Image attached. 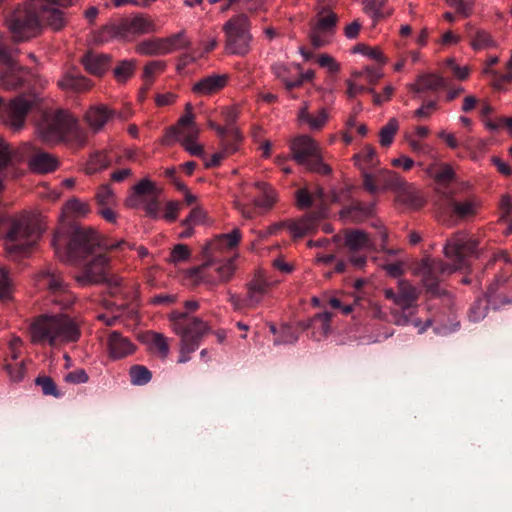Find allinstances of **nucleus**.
<instances>
[{
    "label": "nucleus",
    "mask_w": 512,
    "mask_h": 512,
    "mask_svg": "<svg viewBox=\"0 0 512 512\" xmlns=\"http://www.w3.org/2000/svg\"><path fill=\"white\" fill-rule=\"evenodd\" d=\"M55 254L59 260L69 264L85 262L82 271L75 276L80 286L102 283L108 280L109 258L96 249L114 250L133 247L121 240L117 242L103 241L100 235L90 227H75L67 239L57 232L52 241Z\"/></svg>",
    "instance_id": "1"
},
{
    "label": "nucleus",
    "mask_w": 512,
    "mask_h": 512,
    "mask_svg": "<svg viewBox=\"0 0 512 512\" xmlns=\"http://www.w3.org/2000/svg\"><path fill=\"white\" fill-rule=\"evenodd\" d=\"M477 241L465 232H457L444 246V255L450 263L440 259L424 258L414 267V274L421 278L423 285L432 294L440 292L439 283L444 276L463 269L472 256L480 257Z\"/></svg>",
    "instance_id": "2"
},
{
    "label": "nucleus",
    "mask_w": 512,
    "mask_h": 512,
    "mask_svg": "<svg viewBox=\"0 0 512 512\" xmlns=\"http://www.w3.org/2000/svg\"><path fill=\"white\" fill-rule=\"evenodd\" d=\"M241 237L242 234L238 228L214 237L203 247L204 262L190 270L191 276L212 287L230 281L236 271L237 258V254L231 252L237 247Z\"/></svg>",
    "instance_id": "3"
},
{
    "label": "nucleus",
    "mask_w": 512,
    "mask_h": 512,
    "mask_svg": "<svg viewBox=\"0 0 512 512\" xmlns=\"http://www.w3.org/2000/svg\"><path fill=\"white\" fill-rule=\"evenodd\" d=\"M75 0H31L17 8L6 18V25L15 41H23L36 35L41 23L54 30L64 26L63 12Z\"/></svg>",
    "instance_id": "4"
},
{
    "label": "nucleus",
    "mask_w": 512,
    "mask_h": 512,
    "mask_svg": "<svg viewBox=\"0 0 512 512\" xmlns=\"http://www.w3.org/2000/svg\"><path fill=\"white\" fill-rule=\"evenodd\" d=\"M199 306L198 301L189 300L184 303L185 311L175 310L168 315L172 330L180 337L179 363L188 362L190 354L199 348L202 339L210 332L207 322L191 315Z\"/></svg>",
    "instance_id": "5"
},
{
    "label": "nucleus",
    "mask_w": 512,
    "mask_h": 512,
    "mask_svg": "<svg viewBox=\"0 0 512 512\" xmlns=\"http://www.w3.org/2000/svg\"><path fill=\"white\" fill-rule=\"evenodd\" d=\"M36 134L46 144L82 146L86 142V132L67 110L45 111L36 123Z\"/></svg>",
    "instance_id": "6"
},
{
    "label": "nucleus",
    "mask_w": 512,
    "mask_h": 512,
    "mask_svg": "<svg viewBox=\"0 0 512 512\" xmlns=\"http://www.w3.org/2000/svg\"><path fill=\"white\" fill-rule=\"evenodd\" d=\"M43 228L39 220L31 215L11 218L4 238L8 257L18 259L27 256L37 243Z\"/></svg>",
    "instance_id": "7"
},
{
    "label": "nucleus",
    "mask_w": 512,
    "mask_h": 512,
    "mask_svg": "<svg viewBox=\"0 0 512 512\" xmlns=\"http://www.w3.org/2000/svg\"><path fill=\"white\" fill-rule=\"evenodd\" d=\"M384 295L391 300L397 309L391 311L393 321L396 325L404 326L413 323L415 327L420 325L419 321H414L412 317L417 313L419 298L418 289L405 280H400L397 290L386 288Z\"/></svg>",
    "instance_id": "8"
},
{
    "label": "nucleus",
    "mask_w": 512,
    "mask_h": 512,
    "mask_svg": "<svg viewBox=\"0 0 512 512\" xmlns=\"http://www.w3.org/2000/svg\"><path fill=\"white\" fill-rule=\"evenodd\" d=\"M363 184L370 193L384 190H395L403 197V201L413 208H419L422 200L399 174L391 170H379L375 174L364 173Z\"/></svg>",
    "instance_id": "9"
},
{
    "label": "nucleus",
    "mask_w": 512,
    "mask_h": 512,
    "mask_svg": "<svg viewBox=\"0 0 512 512\" xmlns=\"http://www.w3.org/2000/svg\"><path fill=\"white\" fill-rule=\"evenodd\" d=\"M279 282L265 271L257 270L245 285V296L228 292V301L235 311L255 309L270 295L271 289Z\"/></svg>",
    "instance_id": "10"
},
{
    "label": "nucleus",
    "mask_w": 512,
    "mask_h": 512,
    "mask_svg": "<svg viewBox=\"0 0 512 512\" xmlns=\"http://www.w3.org/2000/svg\"><path fill=\"white\" fill-rule=\"evenodd\" d=\"M292 158L298 164L321 174L330 173V167L323 162L319 144L309 135H299L290 141Z\"/></svg>",
    "instance_id": "11"
},
{
    "label": "nucleus",
    "mask_w": 512,
    "mask_h": 512,
    "mask_svg": "<svg viewBox=\"0 0 512 512\" xmlns=\"http://www.w3.org/2000/svg\"><path fill=\"white\" fill-rule=\"evenodd\" d=\"M225 48L229 54L244 56L251 49L250 22L245 14L230 18L223 26Z\"/></svg>",
    "instance_id": "12"
},
{
    "label": "nucleus",
    "mask_w": 512,
    "mask_h": 512,
    "mask_svg": "<svg viewBox=\"0 0 512 512\" xmlns=\"http://www.w3.org/2000/svg\"><path fill=\"white\" fill-rule=\"evenodd\" d=\"M35 281L40 289L50 291L52 302L59 305L61 309H68L74 304L76 297L68 289L61 274L53 267L49 266L41 270L36 275Z\"/></svg>",
    "instance_id": "13"
},
{
    "label": "nucleus",
    "mask_w": 512,
    "mask_h": 512,
    "mask_svg": "<svg viewBox=\"0 0 512 512\" xmlns=\"http://www.w3.org/2000/svg\"><path fill=\"white\" fill-rule=\"evenodd\" d=\"M39 98L34 93L21 94L9 104L4 105L0 97V120L10 128L19 130L23 127L28 112L37 104Z\"/></svg>",
    "instance_id": "14"
},
{
    "label": "nucleus",
    "mask_w": 512,
    "mask_h": 512,
    "mask_svg": "<svg viewBox=\"0 0 512 512\" xmlns=\"http://www.w3.org/2000/svg\"><path fill=\"white\" fill-rule=\"evenodd\" d=\"M160 190L148 178L140 180L132 188V193L127 198V205L133 208H142L152 218L159 216Z\"/></svg>",
    "instance_id": "15"
},
{
    "label": "nucleus",
    "mask_w": 512,
    "mask_h": 512,
    "mask_svg": "<svg viewBox=\"0 0 512 512\" xmlns=\"http://www.w3.org/2000/svg\"><path fill=\"white\" fill-rule=\"evenodd\" d=\"M56 314L44 313L35 317L29 325V335L33 344L57 346Z\"/></svg>",
    "instance_id": "16"
},
{
    "label": "nucleus",
    "mask_w": 512,
    "mask_h": 512,
    "mask_svg": "<svg viewBox=\"0 0 512 512\" xmlns=\"http://www.w3.org/2000/svg\"><path fill=\"white\" fill-rule=\"evenodd\" d=\"M20 158H29L28 164L36 173H49L57 169L59 162L50 153L37 149L32 143H24L20 148Z\"/></svg>",
    "instance_id": "17"
},
{
    "label": "nucleus",
    "mask_w": 512,
    "mask_h": 512,
    "mask_svg": "<svg viewBox=\"0 0 512 512\" xmlns=\"http://www.w3.org/2000/svg\"><path fill=\"white\" fill-rule=\"evenodd\" d=\"M345 245L351 253L350 262L357 268L364 266L367 253L373 250L372 240L360 230L348 232L345 236Z\"/></svg>",
    "instance_id": "18"
},
{
    "label": "nucleus",
    "mask_w": 512,
    "mask_h": 512,
    "mask_svg": "<svg viewBox=\"0 0 512 512\" xmlns=\"http://www.w3.org/2000/svg\"><path fill=\"white\" fill-rule=\"evenodd\" d=\"M193 106L191 103L185 105V113L182 115L175 126H172L165 138L169 143L170 138L177 139L180 143L190 139H198L199 128L194 121Z\"/></svg>",
    "instance_id": "19"
},
{
    "label": "nucleus",
    "mask_w": 512,
    "mask_h": 512,
    "mask_svg": "<svg viewBox=\"0 0 512 512\" xmlns=\"http://www.w3.org/2000/svg\"><path fill=\"white\" fill-rule=\"evenodd\" d=\"M57 346L77 342L81 337V322L66 313H56Z\"/></svg>",
    "instance_id": "20"
},
{
    "label": "nucleus",
    "mask_w": 512,
    "mask_h": 512,
    "mask_svg": "<svg viewBox=\"0 0 512 512\" xmlns=\"http://www.w3.org/2000/svg\"><path fill=\"white\" fill-rule=\"evenodd\" d=\"M121 40H130L136 35L155 31V26L148 18L137 15L123 18L118 23Z\"/></svg>",
    "instance_id": "21"
},
{
    "label": "nucleus",
    "mask_w": 512,
    "mask_h": 512,
    "mask_svg": "<svg viewBox=\"0 0 512 512\" xmlns=\"http://www.w3.org/2000/svg\"><path fill=\"white\" fill-rule=\"evenodd\" d=\"M327 108H320L315 113L310 112L309 103L303 102L297 113V120L301 125L307 126L312 131L322 130L329 120Z\"/></svg>",
    "instance_id": "22"
},
{
    "label": "nucleus",
    "mask_w": 512,
    "mask_h": 512,
    "mask_svg": "<svg viewBox=\"0 0 512 512\" xmlns=\"http://www.w3.org/2000/svg\"><path fill=\"white\" fill-rule=\"evenodd\" d=\"M30 78V73L14 63L6 65L0 72V88L4 90H16L24 87Z\"/></svg>",
    "instance_id": "23"
},
{
    "label": "nucleus",
    "mask_w": 512,
    "mask_h": 512,
    "mask_svg": "<svg viewBox=\"0 0 512 512\" xmlns=\"http://www.w3.org/2000/svg\"><path fill=\"white\" fill-rule=\"evenodd\" d=\"M107 348L109 357L113 360H118L133 354L136 346L129 338L117 331H113L109 334Z\"/></svg>",
    "instance_id": "24"
},
{
    "label": "nucleus",
    "mask_w": 512,
    "mask_h": 512,
    "mask_svg": "<svg viewBox=\"0 0 512 512\" xmlns=\"http://www.w3.org/2000/svg\"><path fill=\"white\" fill-rule=\"evenodd\" d=\"M222 114L226 123L225 126L210 123V127L217 132L221 139H228L232 142L239 143L242 136L239 130L234 127V123L238 118L237 109L234 107H228L223 110Z\"/></svg>",
    "instance_id": "25"
},
{
    "label": "nucleus",
    "mask_w": 512,
    "mask_h": 512,
    "mask_svg": "<svg viewBox=\"0 0 512 512\" xmlns=\"http://www.w3.org/2000/svg\"><path fill=\"white\" fill-rule=\"evenodd\" d=\"M228 81V74H210L193 85V92L198 95H211L222 90Z\"/></svg>",
    "instance_id": "26"
},
{
    "label": "nucleus",
    "mask_w": 512,
    "mask_h": 512,
    "mask_svg": "<svg viewBox=\"0 0 512 512\" xmlns=\"http://www.w3.org/2000/svg\"><path fill=\"white\" fill-rule=\"evenodd\" d=\"M323 216L322 210L311 213L298 220L287 222V227L293 237H302L314 231Z\"/></svg>",
    "instance_id": "27"
},
{
    "label": "nucleus",
    "mask_w": 512,
    "mask_h": 512,
    "mask_svg": "<svg viewBox=\"0 0 512 512\" xmlns=\"http://www.w3.org/2000/svg\"><path fill=\"white\" fill-rule=\"evenodd\" d=\"M447 85L448 83L445 78L437 74L428 73L418 76L414 83L408 85V88L413 92L422 93L446 88Z\"/></svg>",
    "instance_id": "28"
},
{
    "label": "nucleus",
    "mask_w": 512,
    "mask_h": 512,
    "mask_svg": "<svg viewBox=\"0 0 512 512\" xmlns=\"http://www.w3.org/2000/svg\"><path fill=\"white\" fill-rule=\"evenodd\" d=\"M424 171L439 187H445L455 179V172L452 166L447 163L433 162Z\"/></svg>",
    "instance_id": "29"
},
{
    "label": "nucleus",
    "mask_w": 512,
    "mask_h": 512,
    "mask_svg": "<svg viewBox=\"0 0 512 512\" xmlns=\"http://www.w3.org/2000/svg\"><path fill=\"white\" fill-rule=\"evenodd\" d=\"M114 116V111L105 105L92 106L85 114V121L94 132H99Z\"/></svg>",
    "instance_id": "30"
},
{
    "label": "nucleus",
    "mask_w": 512,
    "mask_h": 512,
    "mask_svg": "<svg viewBox=\"0 0 512 512\" xmlns=\"http://www.w3.org/2000/svg\"><path fill=\"white\" fill-rule=\"evenodd\" d=\"M141 339L150 352L156 354L161 359L167 358L170 349L168 339L163 334L148 331L142 335Z\"/></svg>",
    "instance_id": "31"
},
{
    "label": "nucleus",
    "mask_w": 512,
    "mask_h": 512,
    "mask_svg": "<svg viewBox=\"0 0 512 512\" xmlns=\"http://www.w3.org/2000/svg\"><path fill=\"white\" fill-rule=\"evenodd\" d=\"M300 70L296 64L275 63L272 66L273 74L282 81L287 90L301 86V80H295V72Z\"/></svg>",
    "instance_id": "32"
},
{
    "label": "nucleus",
    "mask_w": 512,
    "mask_h": 512,
    "mask_svg": "<svg viewBox=\"0 0 512 512\" xmlns=\"http://www.w3.org/2000/svg\"><path fill=\"white\" fill-rule=\"evenodd\" d=\"M82 63L89 73L101 76L109 68L110 56L89 52L82 58Z\"/></svg>",
    "instance_id": "33"
},
{
    "label": "nucleus",
    "mask_w": 512,
    "mask_h": 512,
    "mask_svg": "<svg viewBox=\"0 0 512 512\" xmlns=\"http://www.w3.org/2000/svg\"><path fill=\"white\" fill-rule=\"evenodd\" d=\"M323 189L315 186L311 190L308 188L299 189L296 193L297 205L301 209L310 207L311 205H320L323 203Z\"/></svg>",
    "instance_id": "34"
},
{
    "label": "nucleus",
    "mask_w": 512,
    "mask_h": 512,
    "mask_svg": "<svg viewBox=\"0 0 512 512\" xmlns=\"http://www.w3.org/2000/svg\"><path fill=\"white\" fill-rule=\"evenodd\" d=\"M58 85L63 90L81 92L88 90L92 84L84 76L76 72H68L59 80Z\"/></svg>",
    "instance_id": "35"
},
{
    "label": "nucleus",
    "mask_w": 512,
    "mask_h": 512,
    "mask_svg": "<svg viewBox=\"0 0 512 512\" xmlns=\"http://www.w3.org/2000/svg\"><path fill=\"white\" fill-rule=\"evenodd\" d=\"M355 165L362 171L368 173L367 170L376 167L379 163L378 156L375 149L366 145L363 149L354 156Z\"/></svg>",
    "instance_id": "36"
},
{
    "label": "nucleus",
    "mask_w": 512,
    "mask_h": 512,
    "mask_svg": "<svg viewBox=\"0 0 512 512\" xmlns=\"http://www.w3.org/2000/svg\"><path fill=\"white\" fill-rule=\"evenodd\" d=\"M470 45L474 50H484L496 46V42L492 39L489 33L484 30L477 29L474 32L470 23L466 24Z\"/></svg>",
    "instance_id": "37"
},
{
    "label": "nucleus",
    "mask_w": 512,
    "mask_h": 512,
    "mask_svg": "<svg viewBox=\"0 0 512 512\" xmlns=\"http://www.w3.org/2000/svg\"><path fill=\"white\" fill-rule=\"evenodd\" d=\"M255 187L261 193V196L254 200V206L264 209H270L277 201L275 190L265 182L255 183Z\"/></svg>",
    "instance_id": "38"
},
{
    "label": "nucleus",
    "mask_w": 512,
    "mask_h": 512,
    "mask_svg": "<svg viewBox=\"0 0 512 512\" xmlns=\"http://www.w3.org/2000/svg\"><path fill=\"white\" fill-rule=\"evenodd\" d=\"M141 55H166L164 38H156L142 41L136 47Z\"/></svg>",
    "instance_id": "39"
},
{
    "label": "nucleus",
    "mask_w": 512,
    "mask_h": 512,
    "mask_svg": "<svg viewBox=\"0 0 512 512\" xmlns=\"http://www.w3.org/2000/svg\"><path fill=\"white\" fill-rule=\"evenodd\" d=\"M63 216L71 218L85 217L90 213V206L77 198H73L66 202L62 209Z\"/></svg>",
    "instance_id": "40"
},
{
    "label": "nucleus",
    "mask_w": 512,
    "mask_h": 512,
    "mask_svg": "<svg viewBox=\"0 0 512 512\" xmlns=\"http://www.w3.org/2000/svg\"><path fill=\"white\" fill-rule=\"evenodd\" d=\"M114 39H121L118 23H110L93 32V42L103 44Z\"/></svg>",
    "instance_id": "41"
},
{
    "label": "nucleus",
    "mask_w": 512,
    "mask_h": 512,
    "mask_svg": "<svg viewBox=\"0 0 512 512\" xmlns=\"http://www.w3.org/2000/svg\"><path fill=\"white\" fill-rule=\"evenodd\" d=\"M111 159L107 156L106 152H95L88 159L85 172L89 175L95 174L107 168Z\"/></svg>",
    "instance_id": "42"
},
{
    "label": "nucleus",
    "mask_w": 512,
    "mask_h": 512,
    "mask_svg": "<svg viewBox=\"0 0 512 512\" xmlns=\"http://www.w3.org/2000/svg\"><path fill=\"white\" fill-rule=\"evenodd\" d=\"M452 211L460 218H466L476 214L478 203L474 199L465 200L463 202L451 200L449 203Z\"/></svg>",
    "instance_id": "43"
},
{
    "label": "nucleus",
    "mask_w": 512,
    "mask_h": 512,
    "mask_svg": "<svg viewBox=\"0 0 512 512\" xmlns=\"http://www.w3.org/2000/svg\"><path fill=\"white\" fill-rule=\"evenodd\" d=\"M166 53H172L177 50L188 48L191 44L185 31H180L169 37L164 38Z\"/></svg>",
    "instance_id": "44"
},
{
    "label": "nucleus",
    "mask_w": 512,
    "mask_h": 512,
    "mask_svg": "<svg viewBox=\"0 0 512 512\" xmlns=\"http://www.w3.org/2000/svg\"><path fill=\"white\" fill-rule=\"evenodd\" d=\"M222 150L212 155L211 159L206 163L207 167H215L227 156L235 153L238 150V143L232 142L228 139H221Z\"/></svg>",
    "instance_id": "45"
},
{
    "label": "nucleus",
    "mask_w": 512,
    "mask_h": 512,
    "mask_svg": "<svg viewBox=\"0 0 512 512\" xmlns=\"http://www.w3.org/2000/svg\"><path fill=\"white\" fill-rule=\"evenodd\" d=\"M333 32L313 26L310 32V41L314 48H321L331 42Z\"/></svg>",
    "instance_id": "46"
},
{
    "label": "nucleus",
    "mask_w": 512,
    "mask_h": 512,
    "mask_svg": "<svg viewBox=\"0 0 512 512\" xmlns=\"http://www.w3.org/2000/svg\"><path fill=\"white\" fill-rule=\"evenodd\" d=\"M398 128V121L395 118H391L379 132L380 144L384 147L390 146L394 140Z\"/></svg>",
    "instance_id": "47"
},
{
    "label": "nucleus",
    "mask_w": 512,
    "mask_h": 512,
    "mask_svg": "<svg viewBox=\"0 0 512 512\" xmlns=\"http://www.w3.org/2000/svg\"><path fill=\"white\" fill-rule=\"evenodd\" d=\"M95 198L99 208L106 206H115L117 203L116 196L113 190L107 184H104L98 188Z\"/></svg>",
    "instance_id": "48"
},
{
    "label": "nucleus",
    "mask_w": 512,
    "mask_h": 512,
    "mask_svg": "<svg viewBox=\"0 0 512 512\" xmlns=\"http://www.w3.org/2000/svg\"><path fill=\"white\" fill-rule=\"evenodd\" d=\"M331 318L332 314L330 312L319 313L313 317L312 326L318 330L321 336L325 337L331 331Z\"/></svg>",
    "instance_id": "49"
},
{
    "label": "nucleus",
    "mask_w": 512,
    "mask_h": 512,
    "mask_svg": "<svg viewBox=\"0 0 512 512\" xmlns=\"http://www.w3.org/2000/svg\"><path fill=\"white\" fill-rule=\"evenodd\" d=\"M488 311V301L484 298L477 299L470 307L468 318L471 322H479L484 319Z\"/></svg>",
    "instance_id": "50"
},
{
    "label": "nucleus",
    "mask_w": 512,
    "mask_h": 512,
    "mask_svg": "<svg viewBox=\"0 0 512 512\" xmlns=\"http://www.w3.org/2000/svg\"><path fill=\"white\" fill-rule=\"evenodd\" d=\"M337 15L328 9H323L317 18L315 26L334 33L337 23Z\"/></svg>",
    "instance_id": "51"
},
{
    "label": "nucleus",
    "mask_w": 512,
    "mask_h": 512,
    "mask_svg": "<svg viewBox=\"0 0 512 512\" xmlns=\"http://www.w3.org/2000/svg\"><path fill=\"white\" fill-rule=\"evenodd\" d=\"M131 383L134 385H145L151 378V372L142 365H135L130 368Z\"/></svg>",
    "instance_id": "52"
},
{
    "label": "nucleus",
    "mask_w": 512,
    "mask_h": 512,
    "mask_svg": "<svg viewBox=\"0 0 512 512\" xmlns=\"http://www.w3.org/2000/svg\"><path fill=\"white\" fill-rule=\"evenodd\" d=\"M4 369L10 377V380L13 382H20L23 380L26 373V366L24 361L11 363L8 362L7 359L4 360Z\"/></svg>",
    "instance_id": "53"
},
{
    "label": "nucleus",
    "mask_w": 512,
    "mask_h": 512,
    "mask_svg": "<svg viewBox=\"0 0 512 512\" xmlns=\"http://www.w3.org/2000/svg\"><path fill=\"white\" fill-rule=\"evenodd\" d=\"M387 1L388 0H363L364 12L376 21L384 17L382 9Z\"/></svg>",
    "instance_id": "54"
},
{
    "label": "nucleus",
    "mask_w": 512,
    "mask_h": 512,
    "mask_svg": "<svg viewBox=\"0 0 512 512\" xmlns=\"http://www.w3.org/2000/svg\"><path fill=\"white\" fill-rule=\"evenodd\" d=\"M191 256L190 249L185 244H177L173 247L168 261L172 264H179L189 260Z\"/></svg>",
    "instance_id": "55"
},
{
    "label": "nucleus",
    "mask_w": 512,
    "mask_h": 512,
    "mask_svg": "<svg viewBox=\"0 0 512 512\" xmlns=\"http://www.w3.org/2000/svg\"><path fill=\"white\" fill-rule=\"evenodd\" d=\"M352 52L365 55L371 59L378 61L381 64H384L387 61L386 58L384 57L383 53L379 49L369 47L365 44L356 45L353 48Z\"/></svg>",
    "instance_id": "56"
},
{
    "label": "nucleus",
    "mask_w": 512,
    "mask_h": 512,
    "mask_svg": "<svg viewBox=\"0 0 512 512\" xmlns=\"http://www.w3.org/2000/svg\"><path fill=\"white\" fill-rule=\"evenodd\" d=\"M134 69V61L124 60L114 69V75L118 81H126L129 77L133 75Z\"/></svg>",
    "instance_id": "57"
},
{
    "label": "nucleus",
    "mask_w": 512,
    "mask_h": 512,
    "mask_svg": "<svg viewBox=\"0 0 512 512\" xmlns=\"http://www.w3.org/2000/svg\"><path fill=\"white\" fill-rule=\"evenodd\" d=\"M164 69H165V62H163V61L156 60V61L149 62L144 67L143 78H144L145 82H149L152 84L154 77L157 74L163 72Z\"/></svg>",
    "instance_id": "58"
},
{
    "label": "nucleus",
    "mask_w": 512,
    "mask_h": 512,
    "mask_svg": "<svg viewBox=\"0 0 512 512\" xmlns=\"http://www.w3.org/2000/svg\"><path fill=\"white\" fill-rule=\"evenodd\" d=\"M383 73L380 68L367 66L362 70L355 71L353 76L356 78H365L369 83H376L381 77Z\"/></svg>",
    "instance_id": "59"
},
{
    "label": "nucleus",
    "mask_w": 512,
    "mask_h": 512,
    "mask_svg": "<svg viewBox=\"0 0 512 512\" xmlns=\"http://www.w3.org/2000/svg\"><path fill=\"white\" fill-rule=\"evenodd\" d=\"M12 287V280L9 273L3 267H0V299H9Z\"/></svg>",
    "instance_id": "60"
},
{
    "label": "nucleus",
    "mask_w": 512,
    "mask_h": 512,
    "mask_svg": "<svg viewBox=\"0 0 512 512\" xmlns=\"http://www.w3.org/2000/svg\"><path fill=\"white\" fill-rule=\"evenodd\" d=\"M23 346V341L18 336H13L8 342L6 358L8 361L11 359L12 361H16L21 354Z\"/></svg>",
    "instance_id": "61"
},
{
    "label": "nucleus",
    "mask_w": 512,
    "mask_h": 512,
    "mask_svg": "<svg viewBox=\"0 0 512 512\" xmlns=\"http://www.w3.org/2000/svg\"><path fill=\"white\" fill-rule=\"evenodd\" d=\"M37 385H39L45 395H51L56 398L61 396V393L58 391L55 382L50 377H38L36 379Z\"/></svg>",
    "instance_id": "62"
},
{
    "label": "nucleus",
    "mask_w": 512,
    "mask_h": 512,
    "mask_svg": "<svg viewBox=\"0 0 512 512\" xmlns=\"http://www.w3.org/2000/svg\"><path fill=\"white\" fill-rule=\"evenodd\" d=\"M373 212V205H366L363 203H356L350 209L349 213L351 214V218L354 220H362Z\"/></svg>",
    "instance_id": "63"
},
{
    "label": "nucleus",
    "mask_w": 512,
    "mask_h": 512,
    "mask_svg": "<svg viewBox=\"0 0 512 512\" xmlns=\"http://www.w3.org/2000/svg\"><path fill=\"white\" fill-rule=\"evenodd\" d=\"M445 65L447 68H449L451 70L453 75L459 80L467 79L470 74L469 67L458 65L454 58H448L445 61Z\"/></svg>",
    "instance_id": "64"
}]
</instances>
